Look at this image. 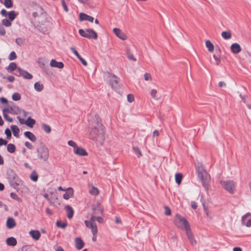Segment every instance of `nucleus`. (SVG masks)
Wrapping results in <instances>:
<instances>
[{
  "label": "nucleus",
  "mask_w": 251,
  "mask_h": 251,
  "mask_svg": "<svg viewBox=\"0 0 251 251\" xmlns=\"http://www.w3.org/2000/svg\"><path fill=\"white\" fill-rule=\"evenodd\" d=\"M79 34L84 37L88 39L93 38L97 39L98 38L97 33L92 29L87 28L85 30L80 29L78 30Z\"/></svg>",
  "instance_id": "423d86ee"
},
{
  "label": "nucleus",
  "mask_w": 251,
  "mask_h": 251,
  "mask_svg": "<svg viewBox=\"0 0 251 251\" xmlns=\"http://www.w3.org/2000/svg\"><path fill=\"white\" fill-rule=\"evenodd\" d=\"M6 226L9 229H11L16 226V223L13 218L9 217L6 221Z\"/></svg>",
  "instance_id": "6ab92c4d"
},
{
  "label": "nucleus",
  "mask_w": 251,
  "mask_h": 251,
  "mask_svg": "<svg viewBox=\"0 0 251 251\" xmlns=\"http://www.w3.org/2000/svg\"><path fill=\"white\" fill-rule=\"evenodd\" d=\"M7 178L8 179L10 185L15 189H19L21 180L19 178L15 172L12 169H8L6 173Z\"/></svg>",
  "instance_id": "7ed1b4c3"
},
{
  "label": "nucleus",
  "mask_w": 251,
  "mask_h": 251,
  "mask_svg": "<svg viewBox=\"0 0 251 251\" xmlns=\"http://www.w3.org/2000/svg\"><path fill=\"white\" fill-rule=\"evenodd\" d=\"M50 66L51 67H55L62 69L64 67V64L62 62H57L55 59H52L50 62Z\"/></svg>",
  "instance_id": "f3484780"
},
{
  "label": "nucleus",
  "mask_w": 251,
  "mask_h": 251,
  "mask_svg": "<svg viewBox=\"0 0 251 251\" xmlns=\"http://www.w3.org/2000/svg\"><path fill=\"white\" fill-rule=\"evenodd\" d=\"M29 234L32 238L36 240H38L41 236V233L38 230H32L29 232Z\"/></svg>",
  "instance_id": "412c9836"
},
{
  "label": "nucleus",
  "mask_w": 251,
  "mask_h": 251,
  "mask_svg": "<svg viewBox=\"0 0 251 251\" xmlns=\"http://www.w3.org/2000/svg\"><path fill=\"white\" fill-rule=\"evenodd\" d=\"M37 156L39 159L46 161L49 157L48 148L44 145H41L36 149Z\"/></svg>",
  "instance_id": "39448f33"
},
{
  "label": "nucleus",
  "mask_w": 251,
  "mask_h": 251,
  "mask_svg": "<svg viewBox=\"0 0 251 251\" xmlns=\"http://www.w3.org/2000/svg\"><path fill=\"white\" fill-rule=\"evenodd\" d=\"M36 121L34 119H32L29 117L27 119L25 122V124L30 127H32L33 125L35 124Z\"/></svg>",
  "instance_id": "bb28decb"
},
{
  "label": "nucleus",
  "mask_w": 251,
  "mask_h": 251,
  "mask_svg": "<svg viewBox=\"0 0 251 251\" xmlns=\"http://www.w3.org/2000/svg\"><path fill=\"white\" fill-rule=\"evenodd\" d=\"M157 93V91L155 89H152L151 91V97L153 99H155L156 100H159L160 99V97H158V96L156 95Z\"/></svg>",
  "instance_id": "e433bc0d"
},
{
  "label": "nucleus",
  "mask_w": 251,
  "mask_h": 251,
  "mask_svg": "<svg viewBox=\"0 0 251 251\" xmlns=\"http://www.w3.org/2000/svg\"><path fill=\"white\" fill-rule=\"evenodd\" d=\"M182 178V175L181 174L177 173L175 175V180L177 184H180L181 183V180Z\"/></svg>",
  "instance_id": "f704fd0d"
},
{
  "label": "nucleus",
  "mask_w": 251,
  "mask_h": 251,
  "mask_svg": "<svg viewBox=\"0 0 251 251\" xmlns=\"http://www.w3.org/2000/svg\"><path fill=\"white\" fill-rule=\"evenodd\" d=\"M113 32L120 39L123 40H125L126 39V35L119 28H114L113 29Z\"/></svg>",
  "instance_id": "ddd939ff"
},
{
  "label": "nucleus",
  "mask_w": 251,
  "mask_h": 251,
  "mask_svg": "<svg viewBox=\"0 0 251 251\" xmlns=\"http://www.w3.org/2000/svg\"><path fill=\"white\" fill-rule=\"evenodd\" d=\"M65 209L67 212V217L68 219H71L72 218V217H73V215H74V210L72 208V207L69 205H67L65 207Z\"/></svg>",
  "instance_id": "4be33fe9"
},
{
  "label": "nucleus",
  "mask_w": 251,
  "mask_h": 251,
  "mask_svg": "<svg viewBox=\"0 0 251 251\" xmlns=\"http://www.w3.org/2000/svg\"><path fill=\"white\" fill-rule=\"evenodd\" d=\"M221 35L224 39L226 40L229 39L231 38V34L230 31H223Z\"/></svg>",
  "instance_id": "c85d7f7f"
},
{
  "label": "nucleus",
  "mask_w": 251,
  "mask_h": 251,
  "mask_svg": "<svg viewBox=\"0 0 251 251\" xmlns=\"http://www.w3.org/2000/svg\"><path fill=\"white\" fill-rule=\"evenodd\" d=\"M14 75L19 77L22 76L24 78L27 79H31L33 77L31 74L20 68H18Z\"/></svg>",
  "instance_id": "1a4fd4ad"
},
{
  "label": "nucleus",
  "mask_w": 251,
  "mask_h": 251,
  "mask_svg": "<svg viewBox=\"0 0 251 251\" xmlns=\"http://www.w3.org/2000/svg\"><path fill=\"white\" fill-rule=\"evenodd\" d=\"M15 42L18 45L22 46L25 42V39L22 38H18L16 39Z\"/></svg>",
  "instance_id": "a18cd8bd"
},
{
  "label": "nucleus",
  "mask_w": 251,
  "mask_h": 251,
  "mask_svg": "<svg viewBox=\"0 0 251 251\" xmlns=\"http://www.w3.org/2000/svg\"><path fill=\"white\" fill-rule=\"evenodd\" d=\"M74 152L76 154L80 156H85L87 155V152L83 148L81 147H77L75 150H74Z\"/></svg>",
  "instance_id": "a211bd4d"
},
{
  "label": "nucleus",
  "mask_w": 251,
  "mask_h": 251,
  "mask_svg": "<svg viewBox=\"0 0 251 251\" xmlns=\"http://www.w3.org/2000/svg\"><path fill=\"white\" fill-rule=\"evenodd\" d=\"M184 229L186 231L188 239L191 242L192 244H193V242L196 243V241L194 240V235L191 231L190 226H187Z\"/></svg>",
  "instance_id": "4468645a"
},
{
  "label": "nucleus",
  "mask_w": 251,
  "mask_h": 251,
  "mask_svg": "<svg viewBox=\"0 0 251 251\" xmlns=\"http://www.w3.org/2000/svg\"><path fill=\"white\" fill-rule=\"evenodd\" d=\"M73 195V190L72 188L69 187L67 189V191L63 194V197L65 200H68Z\"/></svg>",
  "instance_id": "aec40b11"
},
{
  "label": "nucleus",
  "mask_w": 251,
  "mask_h": 251,
  "mask_svg": "<svg viewBox=\"0 0 251 251\" xmlns=\"http://www.w3.org/2000/svg\"><path fill=\"white\" fill-rule=\"evenodd\" d=\"M24 135L32 142H35L36 140V136L30 131L25 132Z\"/></svg>",
  "instance_id": "5701e85b"
},
{
  "label": "nucleus",
  "mask_w": 251,
  "mask_h": 251,
  "mask_svg": "<svg viewBox=\"0 0 251 251\" xmlns=\"http://www.w3.org/2000/svg\"><path fill=\"white\" fill-rule=\"evenodd\" d=\"M30 7L32 10L34 11L32 13V16L34 18L39 17L45 13L43 8L36 3L32 2L30 4Z\"/></svg>",
  "instance_id": "6e6552de"
},
{
  "label": "nucleus",
  "mask_w": 251,
  "mask_h": 251,
  "mask_svg": "<svg viewBox=\"0 0 251 251\" xmlns=\"http://www.w3.org/2000/svg\"><path fill=\"white\" fill-rule=\"evenodd\" d=\"M10 197L17 201L18 202H21L22 200L15 193L12 192L10 193Z\"/></svg>",
  "instance_id": "4c0bfd02"
},
{
  "label": "nucleus",
  "mask_w": 251,
  "mask_h": 251,
  "mask_svg": "<svg viewBox=\"0 0 251 251\" xmlns=\"http://www.w3.org/2000/svg\"><path fill=\"white\" fill-rule=\"evenodd\" d=\"M191 207L193 209H196L197 208V203L195 201H192L191 204Z\"/></svg>",
  "instance_id": "69168bd1"
},
{
  "label": "nucleus",
  "mask_w": 251,
  "mask_h": 251,
  "mask_svg": "<svg viewBox=\"0 0 251 251\" xmlns=\"http://www.w3.org/2000/svg\"><path fill=\"white\" fill-rule=\"evenodd\" d=\"M110 77L111 78L109 79V83L114 90L117 91L119 89V81L120 79L114 75H111Z\"/></svg>",
  "instance_id": "9d476101"
},
{
  "label": "nucleus",
  "mask_w": 251,
  "mask_h": 251,
  "mask_svg": "<svg viewBox=\"0 0 251 251\" xmlns=\"http://www.w3.org/2000/svg\"><path fill=\"white\" fill-rule=\"evenodd\" d=\"M213 58L216 61V64L217 65H219L221 63V59L219 57H218L216 55H213Z\"/></svg>",
  "instance_id": "6e6d98bb"
},
{
  "label": "nucleus",
  "mask_w": 251,
  "mask_h": 251,
  "mask_svg": "<svg viewBox=\"0 0 251 251\" xmlns=\"http://www.w3.org/2000/svg\"><path fill=\"white\" fill-rule=\"evenodd\" d=\"M75 245L76 248L80 250L83 248L84 243L83 240L80 237H76L75 239Z\"/></svg>",
  "instance_id": "dca6fc26"
},
{
  "label": "nucleus",
  "mask_w": 251,
  "mask_h": 251,
  "mask_svg": "<svg viewBox=\"0 0 251 251\" xmlns=\"http://www.w3.org/2000/svg\"><path fill=\"white\" fill-rule=\"evenodd\" d=\"M127 100L128 102H132L134 101V98L133 95H132L131 94H128L127 96Z\"/></svg>",
  "instance_id": "3c124183"
},
{
  "label": "nucleus",
  "mask_w": 251,
  "mask_h": 251,
  "mask_svg": "<svg viewBox=\"0 0 251 251\" xmlns=\"http://www.w3.org/2000/svg\"><path fill=\"white\" fill-rule=\"evenodd\" d=\"M127 58L129 60H133V61H135L136 60V59L134 57L132 53L130 52H127Z\"/></svg>",
  "instance_id": "603ef678"
},
{
  "label": "nucleus",
  "mask_w": 251,
  "mask_h": 251,
  "mask_svg": "<svg viewBox=\"0 0 251 251\" xmlns=\"http://www.w3.org/2000/svg\"><path fill=\"white\" fill-rule=\"evenodd\" d=\"M7 150L9 152L13 153L15 151L16 147L14 144L10 143L7 145Z\"/></svg>",
  "instance_id": "72a5a7b5"
},
{
  "label": "nucleus",
  "mask_w": 251,
  "mask_h": 251,
  "mask_svg": "<svg viewBox=\"0 0 251 251\" xmlns=\"http://www.w3.org/2000/svg\"><path fill=\"white\" fill-rule=\"evenodd\" d=\"M81 63L85 66H87V63L81 56L77 58Z\"/></svg>",
  "instance_id": "bf43d9fd"
},
{
  "label": "nucleus",
  "mask_w": 251,
  "mask_h": 251,
  "mask_svg": "<svg viewBox=\"0 0 251 251\" xmlns=\"http://www.w3.org/2000/svg\"><path fill=\"white\" fill-rule=\"evenodd\" d=\"M220 184L224 188L225 190L229 192L231 194H233L235 190V182L231 180H221Z\"/></svg>",
  "instance_id": "0eeeda50"
},
{
  "label": "nucleus",
  "mask_w": 251,
  "mask_h": 251,
  "mask_svg": "<svg viewBox=\"0 0 251 251\" xmlns=\"http://www.w3.org/2000/svg\"><path fill=\"white\" fill-rule=\"evenodd\" d=\"M94 18L85 13H80L79 14V20L81 21H87L90 22H93Z\"/></svg>",
  "instance_id": "f8f14e48"
},
{
  "label": "nucleus",
  "mask_w": 251,
  "mask_h": 251,
  "mask_svg": "<svg viewBox=\"0 0 251 251\" xmlns=\"http://www.w3.org/2000/svg\"><path fill=\"white\" fill-rule=\"evenodd\" d=\"M6 79H7V80L10 82H12L14 81L15 80V78L12 75H10V76H9L8 77H7L6 78Z\"/></svg>",
  "instance_id": "338daca9"
},
{
  "label": "nucleus",
  "mask_w": 251,
  "mask_h": 251,
  "mask_svg": "<svg viewBox=\"0 0 251 251\" xmlns=\"http://www.w3.org/2000/svg\"><path fill=\"white\" fill-rule=\"evenodd\" d=\"M3 115L4 113L6 114L7 113H10V111L9 110V104L7 105V107L6 108H4L2 110Z\"/></svg>",
  "instance_id": "e2e57ef3"
},
{
  "label": "nucleus",
  "mask_w": 251,
  "mask_h": 251,
  "mask_svg": "<svg viewBox=\"0 0 251 251\" xmlns=\"http://www.w3.org/2000/svg\"><path fill=\"white\" fill-rule=\"evenodd\" d=\"M5 134L6 135L7 139H10L11 137V132L9 128H6L5 130Z\"/></svg>",
  "instance_id": "de8ad7c7"
},
{
  "label": "nucleus",
  "mask_w": 251,
  "mask_h": 251,
  "mask_svg": "<svg viewBox=\"0 0 251 251\" xmlns=\"http://www.w3.org/2000/svg\"><path fill=\"white\" fill-rule=\"evenodd\" d=\"M231 51L235 54L238 53L241 51L240 45L238 43H233L230 47Z\"/></svg>",
  "instance_id": "2eb2a0df"
},
{
  "label": "nucleus",
  "mask_w": 251,
  "mask_h": 251,
  "mask_svg": "<svg viewBox=\"0 0 251 251\" xmlns=\"http://www.w3.org/2000/svg\"><path fill=\"white\" fill-rule=\"evenodd\" d=\"M17 58V55L15 51H13L10 52L8 56V59L9 60H14Z\"/></svg>",
  "instance_id": "79ce46f5"
},
{
  "label": "nucleus",
  "mask_w": 251,
  "mask_h": 251,
  "mask_svg": "<svg viewBox=\"0 0 251 251\" xmlns=\"http://www.w3.org/2000/svg\"><path fill=\"white\" fill-rule=\"evenodd\" d=\"M245 226H246L247 227H251V219L248 220V221L247 222V223H245Z\"/></svg>",
  "instance_id": "774afa93"
},
{
  "label": "nucleus",
  "mask_w": 251,
  "mask_h": 251,
  "mask_svg": "<svg viewBox=\"0 0 251 251\" xmlns=\"http://www.w3.org/2000/svg\"><path fill=\"white\" fill-rule=\"evenodd\" d=\"M90 138L93 140L103 142L104 140V127L101 123V120L98 115H95L93 120L89 121Z\"/></svg>",
  "instance_id": "f257e3e1"
},
{
  "label": "nucleus",
  "mask_w": 251,
  "mask_h": 251,
  "mask_svg": "<svg viewBox=\"0 0 251 251\" xmlns=\"http://www.w3.org/2000/svg\"><path fill=\"white\" fill-rule=\"evenodd\" d=\"M165 214L166 215L169 216L171 214V209L168 207L166 206L165 207Z\"/></svg>",
  "instance_id": "052dcab7"
},
{
  "label": "nucleus",
  "mask_w": 251,
  "mask_h": 251,
  "mask_svg": "<svg viewBox=\"0 0 251 251\" xmlns=\"http://www.w3.org/2000/svg\"><path fill=\"white\" fill-rule=\"evenodd\" d=\"M89 193L92 195L97 196L99 194L98 189L94 186H92L89 190Z\"/></svg>",
  "instance_id": "2f4dec72"
},
{
  "label": "nucleus",
  "mask_w": 251,
  "mask_h": 251,
  "mask_svg": "<svg viewBox=\"0 0 251 251\" xmlns=\"http://www.w3.org/2000/svg\"><path fill=\"white\" fill-rule=\"evenodd\" d=\"M42 127L45 132L47 133H49L50 132L51 128L49 125H47L46 124H43L42 125Z\"/></svg>",
  "instance_id": "c9c22d12"
},
{
  "label": "nucleus",
  "mask_w": 251,
  "mask_h": 251,
  "mask_svg": "<svg viewBox=\"0 0 251 251\" xmlns=\"http://www.w3.org/2000/svg\"><path fill=\"white\" fill-rule=\"evenodd\" d=\"M195 166L198 177L200 179L203 187L206 191H208L209 189V183L210 180V176L204 169L201 163L198 162L195 164Z\"/></svg>",
  "instance_id": "f03ea898"
},
{
  "label": "nucleus",
  "mask_w": 251,
  "mask_h": 251,
  "mask_svg": "<svg viewBox=\"0 0 251 251\" xmlns=\"http://www.w3.org/2000/svg\"><path fill=\"white\" fill-rule=\"evenodd\" d=\"M206 47L208 49L209 51L213 52L214 49V45L209 40H207L205 42Z\"/></svg>",
  "instance_id": "7c9ffc66"
},
{
  "label": "nucleus",
  "mask_w": 251,
  "mask_h": 251,
  "mask_svg": "<svg viewBox=\"0 0 251 251\" xmlns=\"http://www.w3.org/2000/svg\"><path fill=\"white\" fill-rule=\"evenodd\" d=\"M70 49H71V51L76 56L77 58H78V57H79L80 56L79 55V54L78 53V52L77 51V50L75 49V48L72 47V48H71Z\"/></svg>",
  "instance_id": "680f3d73"
},
{
  "label": "nucleus",
  "mask_w": 251,
  "mask_h": 251,
  "mask_svg": "<svg viewBox=\"0 0 251 251\" xmlns=\"http://www.w3.org/2000/svg\"><path fill=\"white\" fill-rule=\"evenodd\" d=\"M89 228L91 229V231L93 234V236H96L98 232L97 226L96 223L90 224Z\"/></svg>",
  "instance_id": "cd10ccee"
},
{
  "label": "nucleus",
  "mask_w": 251,
  "mask_h": 251,
  "mask_svg": "<svg viewBox=\"0 0 251 251\" xmlns=\"http://www.w3.org/2000/svg\"><path fill=\"white\" fill-rule=\"evenodd\" d=\"M6 242L7 245L10 246H15L17 243L16 239L13 237L8 238L6 240Z\"/></svg>",
  "instance_id": "b1692460"
},
{
  "label": "nucleus",
  "mask_w": 251,
  "mask_h": 251,
  "mask_svg": "<svg viewBox=\"0 0 251 251\" xmlns=\"http://www.w3.org/2000/svg\"><path fill=\"white\" fill-rule=\"evenodd\" d=\"M38 178V176L37 173L33 171L30 175V179L34 182H36L37 181Z\"/></svg>",
  "instance_id": "ea45409f"
},
{
  "label": "nucleus",
  "mask_w": 251,
  "mask_h": 251,
  "mask_svg": "<svg viewBox=\"0 0 251 251\" xmlns=\"http://www.w3.org/2000/svg\"><path fill=\"white\" fill-rule=\"evenodd\" d=\"M18 69L17 64L15 62H11L9 66L6 68V70L9 72H12Z\"/></svg>",
  "instance_id": "393cba45"
},
{
  "label": "nucleus",
  "mask_w": 251,
  "mask_h": 251,
  "mask_svg": "<svg viewBox=\"0 0 251 251\" xmlns=\"http://www.w3.org/2000/svg\"><path fill=\"white\" fill-rule=\"evenodd\" d=\"M17 13L15 11H11L8 13V18L9 21H13L16 17Z\"/></svg>",
  "instance_id": "473e14b6"
},
{
  "label": "nucleus",
  "mask_w": 251,
  "mask_h": 251,
  "mask_svg": "<svg viewBox=\"0 0 251 251\" xmlns=\"http://www.w3.org/2000/svg\"><path fill=\"white\" fill-rule=\"evenodd\" d=\"M34 89L38 92H41L44 89V85L39 82H36L34 84Z\"/></svg>",
  "instance_id": "c756f323"
},
{
  "label": "nucleus",
  "mask_w": 251,
  "mask_h": 251,
  "mask_svg": "<svg viewBox=\"0 0 251 251\" xmlns=\"http://www.w3.org/2000/svg\"><path fill=\"white\" fill-rule=\"evenodd\" d=\"M5 34V29L2 25H0V35L4 36Z\"/></svg>",
  "instance_id": "864d4df0"
},
{
  "label": "nucleus",
  "mask_w": 251,
  "mask_h": 251,
  "mask_svg": "<svg viewBox=\"0 0 251 251\" xmlns=\"http://www.w3.org/2000/svg\"><path fill=\"white\" fill-rule=\"evenodd\" d=\"M25 145L26 148H27L29 150H32L33 148V146H32V145L29 142H25Z\"/></svg>",
  "instance_id": "5fc2aeb1"
},
{
  "label": "nucleus",
  "mask_w": 251,
  "mask_h": 251,
  "mask_svg": "<svg viewBox=\"0 0 251 251\" xmlns=\"http://www.w3.org/2000/svg\"><path fill=\"white\" fill-rule=\"evenodd\" d=\"M4 4L7 8L12 7L13 3L12 0H4Z\"/></svg>",
  "instance_id": "a19ab883"
},
{
  "label": "nucleus",
  "mask_w": 251,
  "mask_h": 251,
  "mask_svg": "<svg viewBox=\"0 0 251 251\" xmlns=\"http://www.w3.org/2000/svg\"><path fill=\"white\" fill-rule=\"evenodd\" d=\"M2 24L6 27L11 25V23L7 19H4L2 20Z\"/></svg>",
  "instance_id": "37998d69"
},
{
  "label": "nucleus",
  "mask_w": 251,
  "mask_h": 251,
  "mask_svg": "<svg viewBox=\"0 0 251 251\" xmlns=\"http://www.w3.org/2000/svg\"><path fill=\"white\" fill-rule=\"evenodd\" d=\"M174 223L176 226L181 229H185L187 226H190L188 221L185 218L181 216L179 214H176Z\"/></svg>",
  "instance_id": "20e7f679"
},
{
  "label": "nucleus",
  "mask_w": 251,
  "mask_h": 251,
  "mask_svg": "<svg viewBox=\"0 0 251 251\" xmlns=\"http://www.w3.org/2000/svg\"><path fill=\"white\" fill-rule=\"evenodd\" d=\"M11 129L13 132V135L16 137H19L20 130L19 127L16 125L11 126Z\"/></svg>",
  "instance_id": "a878e982"
},
{
  "label": "nucleus",
  "mask_w": 251,
  "mask_h": 251,
  "mask_svg": "<svg viewBox=\"0 0 251 251\" xmlns=\"http://www.w3.org/2000/svg\"><path fill=\"white\" fill-rule=\"evenodd\" d=\"M144 79L146 80H151V76L150 74L148 73H145L144 74Z\"/></svg>",
  "instance_id": "13d9d810"
},
{
  "label": "nucleus",
  "mask_w": 251,
  "mask_h": 251,
  "mask_svg": "<svg viewBox=\"0 0 251 251\" xmlns=\"http://www.w3.org/2000/svg\"><path fill=\"white\" fill-rule=\"evenodd\" d=\"M10 114L18 115L21 113V109L12 101L9 103Z\"/></svg>",
  "instance_id": "9b49d317"
},
{
  "label": "nucleus",
  "mask_w": 251,
  "mask_h": 251,
  "mask_svg": "<svg viewBox=\"0 0 251 251\" xmlns=\"http://www.w3.org/2000/svg\"><path fill=\"white\" fill-rule=\"evenodd\" d=\"M3 117L4 119L6 121H7L9 122H13V119L11 117H10L7 114L4 113Z\"/></svg>",
  "instance_id": "8fccbe9b"
},
{
  "label": "nucleus",
  "mask_w": 251,
  "mask_h": 251,
  "mask_svg": "<svg viewBox=\"0 0 251 251\" xmlns=\"http://www.w3.org/2000/svg\"><path fill=\"white\" fill-rule=\"evenodd\" d=\"M56 226L57 227L64 228L67 226V224L65 223H62L60 221H57L56 222Z\"/></svg>",
  "instance_id": "c03bdc74"
},
{
  "label": "nucleus",
  "mask_w": 251,
  "mask_h": 251,
  "mask_svg": "<svg viewBox=\"0 0 251 251\" xmlns=\"http://www.w3.org/2000/svg\"><path fill=\"white\" fill-rule=\"evenodd\" d=\"M12 100L14 101H18L21 100V96L19 93H14L12 96Z\"/></svg>",
  "instance_id": "58836bf2"
},
{
  "label": "nucleus",
  "mask_w": 251,
  "mask_h": 251,
  "mask_svg": "<svg viewBox=\"0 0 251 251\" xmlns=\"http://www.w3.org/2000/svg\"><path fill=\"white\" fill-rule=\"evenodd\" d=\"M68 144L69 146L73 147L74 149L77 147L76 144L74 141H73L72 140L69 141L68 142Z\"/></svg>",
  "instance_id": "09e8293b"
},
{
  "label": "nucleus",
  "mask_w": 251,
  "mask_h": 251,
  "mask_svg": "<svg viewBox=\"0 0 251 251\" xmlns=\"http://www.w3.org/2000/svg\"><path fill=\"white\" fill-rule=\"evenodd\" d=\"M61 3H62V5L63 7V9L64 10L66 11V12H68V7H67V6L66 5V3L65 1L64 0H61Z\"/></svg>",
  "instance_id": "4d7b16f0"
},
{
  "label": "nucleus",
  "mask_w": 251,
  "mask_h": 251,
  "mask_svg": "<svg viewBox=\"0 0 251 251\" xmlns=\"http://www.w3.org/2000/svg\"><path fill=\"white\" fill-rule=\"evenodd\" d=\"M7 144V141L5 139L0 138V146L6 145Z\"/></svg>",
  "instance_id": "0e129e2a"
},
{
  "label": "nucleus",
  "mask_w": 251,
  "mask_h": 251,
  "mask_svg": "<svg viewBox=\"0 0 251 251\" xmlns=\"http://www.w3.org/2000/svg\"><path fill=\"white\" fill-rule=\"evenodd\" d=\"M133 150L134 152L138 154V157H140L142 156V153L139 149L137 147H133Z\"/></svg>",
  "instance_id": "49530a36"
}]
</instances>
